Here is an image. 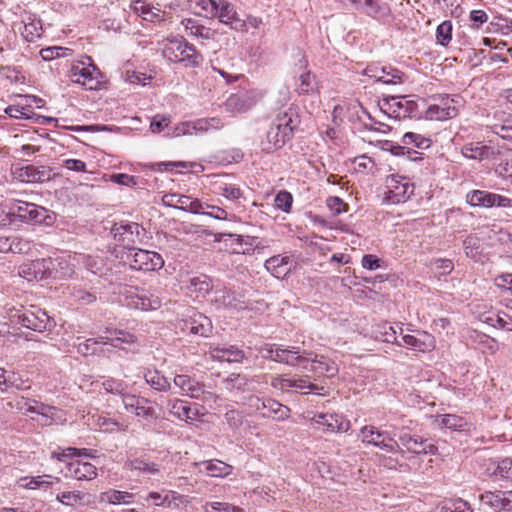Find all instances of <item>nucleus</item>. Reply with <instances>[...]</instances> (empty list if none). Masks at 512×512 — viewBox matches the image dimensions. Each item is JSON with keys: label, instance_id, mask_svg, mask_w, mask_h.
Wrapping results in <instances>:
<instances>
[{"label": "nucleus", "instance_id": "obj_18", "mask_svg": "<svg viewBox=\"0 0 512 512\" xmlns=\"http://www.w3.org/2000/svg\"><path fill=\"white\" fill-rule=\"evenodd\" d=\"M163 204L169 207L177 208L194 214L203 212L204 204L199 199H193L190 196L168 193L162 198Z\"/></svg>", "mask_w": 512, "mask_h": 512}, {"label": "nucleus", "instance_id": "obj_55", "mask_svg": "<svg viewBox=\"0 0 512 512\" xmlns=\"http://www.w3.org/2000/svg\"><path fill=\"white\" fill-rule=\"evenodd\" d=\"M205 512H241L239 507L226 502H207L204 505Z\"/></svg>", "mask_w": 512, "mask_h": 512}, {"label": "nucleus", "instance_id": "obj_61", "mask_svg": "<svg viewBox=\"0 0 512 512\" xmlns=\"http://www.w3.org/2000/svg\"><path fill=\"white\" fill-rule=\"evenodd\" d=\"M431 265L439 271L441 275H448L454 269V264L450 259L436 258L431 260Z\"/></svg>", "mask_w": 512, "mask_h": 512}, {"label": "nucleus", "instance_id": "obj_26", "mask_svg": "<svg viewBox=\"0 0 512 512\" xmlns=\"http://www.w3.org/2000/svg\"><path fill=\"white\" fill-rule=\"evenodd\" d=\"M312 421L316 424L322 425L329 432H347L350 428V422L344 421L342 416L337 414H316Z\"/></svg>", "mask_w": 512, "mask_h": 512}, {"label": "nucleus", "instance_id": "obj_10", "mask_svg": "<svg viewBox=\"0 0 512 512\" xmlns=\"http://www.w3.org/2000/svg\"><path fill=\"white\" fill-rule=\"evenodd\" d=\"M17 317L18 322L22 326L37 332L51 330L55 325V322L48 316L46 311L37 306L25 309Z\"/></svg>", "mask_w": 512, "mask_h": 512}, {"label": "nucleus", "instance_id": "obj_20", "mask_svg": "<svg viewBox=\"0 0 512 512\" xmlns=\"http://www.w3.org/2000/svg\"><path fill=\"white\" fill-rule=\"evenodd\" d=\"M162 300L150 291L131 293L126 297V305L142 311L157 310L161 307Z\"/></svg>", "mask_w": 512, "mask_h": 512}, {"label": "nucleus", "instance_id": "obj_3", "mask_svg": "<svg viewBox=\"0 0 512 512\" xmlns=\"http://www.w3.org/2000/svg\"><path fill=\"white\" fill-rule=\"evenodd\" d=\"M71 82L79 84L86 90H96L102 82V73L92 62L91 57L75 61L71 64L67 74Z\"/></svg>", "mask_w": 512, "mask_h": 512}, {"label": "nucleus", "instance_id": "obj_49", "mask_svg": "<svg viewBox=\"0 0 512 512\" xmlns=\"http://www.w3.org/2000/svg\"><path fill=\"white\" fill-rule=\"evenodd\" d=\"M71 53V49L60 46L47 47L40 50V56L44 61H51L59 57H67L70 56Z\"/></svg>", "mask_w": 512, "mask_h": 512}, {"label": "nucleus", "instance_id": "obj_37", "mask_svg": "<svg viewBox=\"0 0 512 512\" xmlns=\"http://www.w3.org/2000/svg\"><path fill=\"white\" fill-rule=\"evenodd\" d=\"M133 497L130 492L110 489L100 494V501L112 505L130 504Z\"/></svg>", "mask_w": 512, "mask_h": 512}, {"label": "nucleus", "instance_id": "obj_60", "mask_svg": "<svg viewBox=\"0 0 512 512\" xmlns=\"http://www.w3.org/2000/svg\"><path fill=\"white\" fill-rule=\"evenodd\" d=\"M219 193L229 200H238L242 197V191L234 184L219 186Z\"/></svg>", "mask_w": 512, "mask_h": 512}, {"label": "nucleus", "instance_id": "obj_1", "mask_svg": "<svg viewBox=\"0 0 512 512\" xmlns=\"http://www.w3.org/2000/svg\"><path fill=\"white\" fill-rule=\"evenodd\" d=\"M298 125L299 119L294 109L279 112L272 120L266 138L261 142L262 150L270 153L282 148L293 137Z\"/></svg>", "mask_w": 512, "mask_h": 512}, {"label": "nucleus", "instance_id": "obj_53", "mask_svg": "<svg viewBox=\"0 0 512 512\" xmlns=\"http://www.w3.org/2000/svg\"><path fill=\"white\" fill-rule=\"evenodd\" d=\"M274 202L276 208L288 213L292 207L293 197L290 192L283 190L276 195Z\"/></svg>", "mask_w": 512, "mask_h": 512}, {"label": "nucleus", "instance_id": "obj_16", "mask_svg": "<svg viewBox=\"0 0 512 512\" xmlns=\"http://www.w3.org/2000/svg\"><path fill=\"white\" fill-rule=\"evenodd\" d=\"M389 109L397 119L418 117V103L408 96H390L386 99Z\"/></svg>", "mask_w": 512, "mask_h": 512}, {"label": "nucleus", "instance_id": "obj_58", "mask_svg": "<svg viewBox=\"0 0 512 512\" xmlns=\"http://www.w3.org/2000/svg\"><path fill=\"white\" fill-rule=\"evenodd\" d=\"M70 294L74 301L80 304L87 305L96 301V296L94 294L80 288H73Z\"/></svg>", "mask_w": 512, "mask_h": 512}, {"label": "nucleus", "instance_id": "obj_39", "mask_svg": "<svg viewBox=\"0 0 512 512\" xmlns=\"http://www.w3.org/2000/svg\"><path fill=\"white\" fill-rule=\"evenodd\" d=\"M24 22V30L22 36L28 42H33L41 36L42 23L41 20L28 16Z\"/></svg>", "mask_w": 512, "mask_h": 512}, {"label": "nucleus", "instance_id": "obj_64", "mask_svg": "<svg viewBox=\"0 0 512 512\" xmlns=\"http://www.w3.org/2000/svg\"><path fill=\"white\" fill-rule=\"evenodd\" d=\"M441 512H472V510L466 501L459 499L442 506Z\"/></svg>", "mask_w": 512, "mask_h": 512}, {"label": "nucleus", "instance_id": "obj_36", "mask_svg": "<svg viewBox=\"0 0 512 512\" xmlns=\"http://www.w3.org/2000/svg\"><path fill=\"white\" fill-rule=\"evenodd\" d=\"M262 409L268 410V414L264 413V417L273 416L277 420H284L289 417L290 409L274 399L263 400Z\"/></svg>", "mask_w": 512, "mask_h": 512}, {"label": "nucleus", "instance_id": "obj_11", "mask_svg": "<svg viewBox=\"0 0 512 512\" xmlns=\"http://www.w3.org/2000/svg\"><path fill=\"white\" fill-rule=\"evenodd\" d=\"M143 228L135 222L115 223L111 228V233L115 241L129 251L134 250V246L140 242Z\"/></svg>", "mask_w": 512, "mask_h": 512}, {"label": "nucleus", "instance_id": "obj_41", "mask_svg": "<svg viewBox=\"0 0 512 512\" xmlns=\"http://www.w3.org/2000/svg\"><path fill=\"white\" fill-rule=\"evenodd\" d=\"M87 494L75 490V491H64L58 493L56 496L57 501L65 506H76L78 504H83L85 501Z\"/></svg>", "mask_w": 512, "mask_h": 512}, {"label": "nucleus", "instance_id": "obj_29", "mask_svg": "<svg viewBox=\"0 0 512 512\" xmlns=\"http://www.w3.org/2000/svg\"><path fill=\"white\" fill-rule=\"evenodd\" d=\"M68 472L77 480H92L97 476V468L89 463L79 460L68 463Z\"/></svg>", "mask_w": 512, "mask_h": 512}, {"label": "nucleus", "instance_id": "obj_30", "mask_svg": "<svg viewBox=\"0 0 512 512\" xmlns=\"http://www.w3.org/2000/svg\"><path fill=\"white\" fill-rule=\"evenodd\" d=\"M19 176L24 182L42 183L51 178V170L45 166L35 167L33 165H27L21 168Z\"/></svg>", "mask_w": 512, "mask_h": 512}, {"label": "nucleus", "instance_id": "obj_13", "mask_svg": "<svg viewBox=\"0 0 512 512\" xmlns=\"http://www.w3.org/2000/svg\"><path fill=\"white\" fill-rule=\"evenodd\" d=\"M173 382L174 385L180 389V394L183 396L199 399L203 402L214 398L213 393L205 391L204 385L190 375L177 374L175 375Z\"/></svg>", "mask_w": 512, "mask_h": 512}, {"label": "nucleus", "instance_id": "obj_46", "mask_svg": "<svg viewBox=\"0 0 512 512\" xmlns=\"http://www.w3.org/2000/svg\"><path fill=\"white\" fill-rule=\"evenodd\" d=\"M107 332H111L114 334L113 338L105 337V340L108 341V344H110L113 347L120 348V345L122 343L125 344H134L137 341V338L124 330H109L107 329Z\"/></svg>", "mask_w": 512, "mask_h": 512}, {"label": "nucleus", "instance_id": "obj_56", "mask_svg": "<svg viewBox=\"0 0 512 512\" xmlns=\"http://www.w3.org/2000/svg\"><path fill=\"white\" fill-rule=\"evenodd\" d=\"M494 474L505 480H512V458H504L498 462Z\"/></svg>", "mask_w": 512, "mask_h": 512}, {"label": "nucleus", "instance_id": "obj_6", "mask_svg": "<svg viewBox=\"0 0 512 512\" xmlns=\"http://www.w3.org/2000/svg\"><path fill=\"white\" fill-rule=\"evenodd\" d=\"M359 438L364 444L373 445L387 453L401 450L400 444L387 431H381L373 425L362 427Z\"/></svg>", "mask_w": 512, "mask_h": 512}, {"label": "nucleus", "instance_id": "obj_43", "mask_svg": "<svg viewBox=\"0 0 512 512\" xmlns=\"http://www.w3.org/2000/svg\"><path fill=\"white\" fill-rule=\"evenodd\" d=\"M401 142L404 145H412L419 149H428L432 145V140L430 138L414 132L405 133L402 136Z\"/></svg>", "mask_w": 512, "mask_h": 512}, {"label": "nucleus", "instance_id": "obj_59", "mask_svg": "<svg viewBox=\"0 0 512 512\" xmlns=\"http://www.w3.org/2000/svg\"><path fill=\"white\" fill-rule=\"evenodd\" d=\"M203 204H204L203 212H200L199 214L206 215V216L218 219V220L227 219L228 213L226 212V210H224L218 206L210 205L208 203L203 202Z\"/></svg>", "mask_w": 512, "mask_h": 512}, {"label": "nucleus", "instance_id": "obj_57", "mask_svg": "<svg viewBox=\"0 0 512 512\" xmlns=\"http://www.w3.org/2000/svg\"><path fill=\"white\" fill-rule=\"evenodd\" d=\"M326 205L333 215H340L347 211L348 205L337 196H330L326 200Z\"/></svg>", "mask_w": 512, "mask_h": 512}, {"label": "nucleus", "instance_id": "obj_4", "mask_svg": "<svg viewBox=\"0 0 512 512\" xmlns=\"http://www.w3.org/2000/svg\"><path fill=\"white\" fill-rule=\"evenodd\" d=\"M271 386L281 392H300L301 394L314 393L318 395L325 394V388L310 382L307 375L299 376L297 374H282L272 377Z\"/></svg>", "mask_w": 512, "mask_h": 512}, {"label": "nucleus", "instance_id": "obj_12", "mask_svg": "<svg viewBox=\"0 0 512 512\" xmlns=\"http://www.w3.org/2000/svg\"><path fill=\"white\" fill-rule=\"evenodd\" d=\"M122 402L125 410L129 413H133L138 418L156 420L159 417L153 406V402L148 398L134 394H123Z\"/></svg>", "mask_w": 512, "mask_h": 512}, {"label": "nucleus", "instance_id": "obj_50", "mask_svg": "<svg viewBox=\"0 0 512 512\" xmlns=\"http://www.w3.org/2000/svg\"><path fill=\"white\" fill-rule=\"evenodd\" d=\"M299 81L300 83L297 87L299 93L310 94L314 93L317 90V81L315 79V76L312 75L310 72H305L301 74L299 77Z\"/></svg>", "mask_w": 512, "mask_h": 512}, {"label": "nucleus", "instance_id": "obj_7", "mask_svg": "<svg viewBox=\"0 0 512 512\" xmlns=\"http://www.w3.org/2000/svg\"><path fill=\"white\" fill-rule=\"evenodd\" d=\"M385 200L390 204L403 203L414 192V186L410 181L400 175H390L386 178Z\"/></svg>", "mask_w": 512, "mask_h": 512}, {"label": "nucleus", "instance_id": "obj_35", "mask_svg": "<svg viewBox=\"0 0 512 512\" xmlns=\"http://www.w3.org/2000/svg\"><path fill=\"white\" fill-rule=\"evenodd\" d=\"M458 110L456 107L441 108L438 104L430 105L426 112L425 117L429 120L444 121L456 117Z\"/></svg>", "mask_w": 512, "mask_h": 512}, {"label": "nucleus", "instance_id": "obj_40", "mask_svg": "<svg viewBox=\"0 0 512 512\" xmlns=\"http://www.w3.org/2000/svg\"><path fill=\"white\" fill-rule=\"evenodd\" d=\"M206 471L212 477H226L231 474L233 467L220 460L204 462Z\"/></svg>", "mask_w": 512, "mask_h": 512}, {"label": "nucleus", "instance_id": "obj_9", "mask_svg": "<svg viewBox=\"0 0 512 512\" xmlns=\"http://www.w3.org/2000/svg\"><path fill=\"white\" fill-rule=\"evenodd\" d=\"M126 261L132 269L147 272L161 269L164 265L160 254L154 251L135 248L127 253Z\"/></svg>", "mask_w": 512, "mask_h": 512}, {"label": "nucleus", "instance_id": "obj_45", "mask_svg": "<svg viewBox=\"0 0 512 512\" xmlns=\"http://www.w3.org/2000/svg\"><path fill=\"white\" fill-rule=\"evenodd\" d=\"M126 466L131 470H137L146 474H156L159 472V466L153 462H148L141 458H135L126 462Z\"/></svg>", "mask_w": 512, "mask_h": 512}, {"label": "nucleus", "instance_id": "obj_31", "mask_svg": "<svg viewBox=\"0 0 512 512\" xmlns=\"http://www.w3.org/2000/svg\"><path fill=\"white\" fill-rule=\"evenodd\" d=\"M462 154L469 159L484 160L493 158L495 151L494 148L477 142L465 144L462 148Z\"/></svg>", "mask_w": 512, "mask_h": 512}, {"label": "nucleus", "instance_id": "obj_23", "mask_svg": "<svg viewBox=\"0 0 512 512\" xmlns=\"http://www.w3.org/2000/svg\"><path fill=\"white\" fill-rule=\"evenodd\" d=\"M399 441L407 451L415 454H435L437 451L434 444L419 436L405 433L399 437Z\"/></svg>", "mask_w": 512, "mask_h": 512}, {"label": "nucleus", "instance_id": "obj_63", "mask_svg": "<svg viewBox=\"0 0 512 512\" xmlns=\"http://www.w3.org/2000/svg\"><path fill=\"white\" fill-rule=\"evenodd\" d=\"M224 418L228 426L233 430L240 428L243 424V416L237 410L227 411L224 415Z\"/></svg>", "mask_w": 512, "mask_h": 512}, {"label": "nucleus", "instance_id": "obj_32", "mask_svg": "<svg viewBox=\"0 0 512 512\" xmlns=\"http://www.w3.org/2000/svg\"><path fill=\"white\" fill-rule=\"evenodd\" d=\"M143 377L145 382L155 391L167 392L172 387L170 381L156 369L146 368Z\"/></svg>", "mask_w": 512, "mask_h": 512}, {"label": "nucleus", "instance_id": "obj_44", "mask_svg": "<svg viewBox=\"0 0 512 512\" xmlns=\"http://www.w3.org/2000/svg\"><path fill=\"white\" fill-rule=\"evenodd\" d=\"M440 425L453 431H464L468 427V423L463 417L454 414L443 415Z\"/></svg>", "mask_w": 512, "mask_h": 512}, {"label": "nucleus", "instance_id": "obj_24", "mask_svg": "<svg viewBox=\"0 0 512 512\" xmlns=\"http://www.w3.org/2000/svg\"><path fill=\"white\" fill-rule=\"evenodd\" d=\"M209 352L213 359L221 362L240 363L245 358L244 351L236 345L210 346Z\"/></svg>", "mask_w": 512, "mask_h": 512}, {"label": "nucleus", "instance_id": "obj_52", "mask_svg": "<svg viewBox=\"0 0 512 512\" xmlns=\"http://www.w3.org/2000/svg\"><path fill=\"white\" fill-rule=\"evenodd\" d=\"M185 28L189 32V34L201 37L203 39H211L215 34V32L210 28L198 25L195 21L191 19L187 20Z\"/></svg>", "mask_w": 512, "mask_h": 512}, {"label": "nucleus", "instance_id": "obj_54", "mask_svg": "<svg viewBox=\"0 0 512 512\" xmlns=\"http://www.w3.org/2000/svg\"><path fill=\"white\" fill-rule=\"evenodd\" d=\"M463 249L467 257L475 259L480 254L479 239L475 236H468L463 241Z\"/></svg>", "mask_w": 512, "mask_h": 512}, {"label": "nucleus", "instance_id": "obj_19", "mask_svg": "<svg viewBox=\"0 0 512 512\" xmlns=\"http://www.w3.org/2000/svg\"><path fill=\"white\" fill-rule=\"evenodd\" d=\"M257 380L249 378L243 374H231L224 379L223 385L225 390L233 394L235 397H242L245 392L255 391Z\"/></svg>", "mask_w": 512, "mask_h": 512}, {"label": "nucleus", "instance_id": "obj_42", "mask_svg": "<svg viewBox=\"0 0 512 512\" xmlns=\"http://www.w3.org/2000/svg\"><path fill=\"white\" fill-rule=\"evenodd\" d=\"M375 337L382 342L402 346V342L398 339L396 330L387 323L378 326Z\"/></svg>", "mask_w": 512, "mask_h": 512}, {"label": "nucleus", "instance_id": "obj_38", "mask_svg": "<svg viewBox=\"0 0 512 512\" xmlns=\"http://www.w3.org/2000/svg\"><path fill=\"white\" fill-rule=\"evenodd\" d=\"M207 121L206 118L198 119L193 122H184L181 123L175 129V135H192L194 133H205L207 131Z\"/></svg>", "mask_w": 512, "mask_h": 512}, {"label": "nucleus", "instance_id": "obj_51", "mask_svg": "<svg viewBox=\"0 0 512 512\" xmlns=\"http://www.w3.org/2000/svg\"><path fill=\"white\" fill-rule=\"evenodd\" d=\"M452 39V22L443 21L436 29V40L441 46H447Z\"/></svg>", "mask_w": 512, "mask_h": 512}, {"label": "nucleus", "instance_id": "obj_25", "mask_svg": "<svg viewBox=\"0 0 512 512\" xmlns=\"http://www.w3.org/2000/svg\"><path fill=\"white\" fill-rule=\"evenodd\" d=\"M166 407L170 415L182 421H192L198 416L197 410H193L188 402L178 398L168 399Z\"/></svg>", "mask_w": 512, "mask_h": 512}, {"label": "nucleus", "instance_id": "obj_8", "mask_svg": "<svg viewBox=\"0 0 512 512\" xmlns=\"http://www.w3.org/2000/svg\"><path fill=\"white\" fill-rule=\"evenodd\" d=\"M466 202L472 207L512 208V199L487 190H472L466 194Z\"/></svg>", "mask_w": 512, "mask_h": 512}, {"label": "nucleus", "instance_id": "obj_21", "mask_svg": "<svg viewBox=\"0 0 512 512\" xmlns=\"http://www.w3.org/2000/svg\"><path fill=\"white\" fill-rule=\"evenodd\" d=\"M218 308H227L233 310H243L247 308L244 296L230 289L216 290L212 300Z\"/></svg>", "mask_w": 512, "mask_h": 512}, {"label": "nucleus", "instance_id": "obj_15", "mask_svg": "<svg viewBox=\"0 0 512 512\" xmlns=\"http://www.w3.org/2000/svg\"><path fill=\"white\" fill-rule=\"evenodd\" d=\"M364 74L374 78L376 82L384 84H400L406 79L402 71L392 66H381L379 64L368 65L364 70Z\"/></svg>", "mask_w": 512, "mask_h": 512}, {"label": "nucleus", "instance_id": "obj_27", "mask_svg": "<svg viewBox=\"0 0 512 512\" xmlns=\"http://www.w3.org/2000/svg\"><path fill=\"white\" fill-rule=\"evenodd\" d=\"M60 478L54 477L52 475H42V476H36V477H21L17 484L20 488L23 489H48L50 486H52L54 483H59Z\"/></svg>", "mask_w": 512, "mask_h": 512}, {"label": "nucleus", "instance_id": "obj_14", "mask_svg": "<svg viewBox=\"0 0 512 512\" xmlns=\"http://www.w3.org/2000/svg\"><path fill=\"white\" fill-rule=\"evenodd\" d=\"M480 503L493 512L512 511V490H489L479 495Z\"/></svg>", "mask_w": 512, "mask_h": 512}, {"label": "nucleus", "instance_id": "obj_28", "mask_svg": "<svg viewBox=\"0 0 512 512\" xmlns=\"http://www.w3.org/2000/svg\"><path fill=\"white\" fill-rule=\"evenodd\" d=\"M306 370L317 375L327 377H333L338 372L337 365L333 361L324 356H315V358L313 359L310 358L308 369Z\"/></svg>", "mask_w": 512, "mask_h": 512}, {"label": "nucleus", "instance_id": "obj_5", "mask_svg": "<svg viewBox=\"0 0 512 512\" xmlns=\"http://www.w3.org/2000/svg\"><path fill=\"white\" fill-rule=\"evenodd\" d=\"M10 209L14 226H18V222L28 224L47 223V219L51 218L46 208L31 202L13 200L10 203Z\"/></svg>", "mask_w": 512, "mask_h": 512}, {"label": "nucleus", "instance_id": "obj_22", "mask_svg": "<svg viewBox=\"0 0 512 512\" xmlns=\"http://www.w3.org/2000/svg\"><path fill=\"white\" fill-rule=\"evenodd\" d=\"M212 329L213 326L211 320L201 313H196L189 319L185 320L182 327L183 331L202 337L210 336Z\"/></svg>", "mask_w": 512, "mask_h": 512}, {"label": "nucleus", "instance_id": "obj_47", "mask_svg": "<svg viewBox=\"0 0 512 512\" xmlns=\"http://www.w3.org/2000/svg\"><path fill=\"white\" fill-rule=\"evenodd\" d=\"M190 288L202 295L209 293L212 288V281L206 275H199L190 279Z\"/></svg>", "mask_w": 512, "mask_h": 512}, {"label": "nucleus", "instance_id": "obj_62", "mask_svg": "<svg viewBox=\"0 0 512 512\" xmlns=\"http://www.w3.org/2000/svg\"><path fill=\"white\" fill-rule=\"evenodd\" d=\"M131 8L136 12L143 16L145 20H153V17L156 16L150 9V7L143 0H134L131 4Z\"/></svg>", "mask_w": 512, "mask_h": 512}, {"label": "nucleus", "instance_id": "obj_17", "mask_svg": "<svg viewBox=\"0 0 512 512\" xmlns=\"http://www.w3.org/2000/svg\"><path fill=\"white\" fill-rule=\"evenodd\" d=\"M310 355L307 351L300 352L299 348L287 346L276 351L275 362L283 363L292 367L299 366L302 370L308 369Z\"/></svg>", "mask_w": 512, "mask_h": 512}, {"label": "nucleus", "instance_id": "obj_34", "mask_svg": "<svg viewBox=\"0 0 512 512\" xmlns=\"http://www.w3.org/2000/svg\"><path fill=\"white\" fill-rule=\"evenodd\" d=\"M48 269L47 261L45 259H38L24 265L21 268L20 274L26 277L29 281L42 280Z\"/></svg>", "mask_w": 512, "mask_h": 512}, {"label": "nucleus", "instance_id": "obj_48", "mask_svg": "<svg viewBox=\"0 0 512 512\" xmlns=\"http://www.w3.org/2000/svg\"><path fill=\"white\" fill-rule=\"evenodd\" d=\"M361 11L369 16L386 15L389 11L386 4L380 3L377 0H364Z\"/></svg>", "mask_w": 512, "mask_h": 512}, {"label": "nucleus", "instance_id": "obj_2", "mask_svg": "<svg viewBox=\"0 0 512 512\" xmlns=\"http://www.w3.org/2000/svg\"><path fill=\"white\" fill-rule=\"evenodd\" d=\"M162 54L167 60L183 63L186 67H198L203 62L201 53L184 38L168 40L162 50Z\"/></svg>", "mask_w": 512, "mask_h": 512}, {"label": "nucleus", "instance_id": "obj_33", "mask_svg": "<svg viewBox=\"0 0 512 512\" xmlns=\"http://www.w3.org/2000/svg\"><path fill=\"white\" fill-rule=\"evenodd\" d=\"M217 8L218 14L216 16L223 24L230 26L232 29H238L243 25L242 21L236 17V12L232 4L222 0V3H219Z\"/></svg>", "mask_w": 512, "mask_h": 512}]
</instances>
